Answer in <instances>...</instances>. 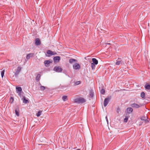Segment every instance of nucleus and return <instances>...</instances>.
Masks as SVG:
<instances>
[{"instance_id":"f257e3e1","label":"nucleus","mask_w":150,"mask_h":150,"mask_svg":"<svg viewBox=\"0 0 150 150\" xmlns=\"http://www.w3.org/2000/svg\"><path fill=\"white\" fill-rule=\"evenodd\" d=\"M74 100L75 103H83L85 102L86 101L85 99L82 97L76 98L74 99Z\"/></svg>"},{"instance_id":"f03ea898","label":"nucleus","mask_w":150,"mask_h":150,"mask_svg":"<svg viewBox=\"0 0 150 150\" xmlns=\"http://www.w3.org/2000/svg\"><path fill=\"white\" fill-rule=\"evenodd\" d=\"M73 67L74 69L79 70L80 69L81 66L79 64L76 63L73 65Z\"/></svg>"},{"instance_id":"7ed1b4c3","label":"nucleus","mask_w":150,"mask_h":150,"mask_svg":"<svg viewBox=\"0 0 150 150\" xmlns=\"http://www.w3.org/2000/svg\"><path fill=\"white\" fill-rule=\"evenodd\" d=\"M62 70V69L60 66H56L54 68V70L56 72H61Z\"/></svg>"},{"instance_id":"20e7f679","label":"nucleus","mask_w":150,"mask_h":150,"mask_svg":"<svg viewBox=\"0 0 150 150\" xmlns=\"http://www.w3.org/2000/svg\"><path fill=\"white\" fill-rule=\"evenodd\" d=\"M140 118L141 120L145 121L146 123L149 122V121L147 120L148 117L147 116L145 115L142 116L140 117Z\"/></svg>"},{"instance_id":"39448f33","label":"nucleus","mask_w":150,"mask_h":150,"mask_svg":"<svg viewBox=\"0 0 150 150\" xmlns=\"http://www.w3.org/2000/svg\"><path fill=\"white\" fill-rule=\"evenodd\" d=\"M22 68L21 67H18L16 70L15 74L16 76L17 75L21 70Z\"/></svg>"},{"instance_id":"423d86ee","label":"nucleus","mask_w":150,"mask_h":150,"mask_svg":"<svg viewBox=\"0 0 150 150\" xmlns=\"http://www.w3.org/2000/svg\"><path fill=\"white\" fill-rule=\"evenodd\" d=\"M110 98H106L104 100V105L105 107L108 105Z\"/></svg>"},{"instance_id":"0eeeda50","label":"nucleus","mask_w":150,"mask_h":150,"mask_svg":"<svg viewBox=\"0 0 150 150\" xmlns=\"http://www.w3.org/2000/svg\"><path fill=\"white\" fill-rule=\"evenodd\" d=\"M142 105L141 104L138 105L136 103H133L131 104V106L134 108H138L141 107Z\"/></svg>"},{"instance_id":"6e6552de","label":"nucleus","mask_w":150,"mask_h":150,"mask_svg":"<svg viewBox=\"0 0 150 150\" xmlns=\"http://www.w3.org/2000/svg\"><path fill=\"white\" fill-rule=\"evenodd\" d=\"M34 55V54L33 53H29L27 55L26 58L27 59H30V57H33Z\"/></svg>"},{"instance_id":"1a4fd4ad","label":"nucleus","mask_w":150,"mask_h":150,"mask_svg":"<svg viewBox=\"0 0 150 150\" xmlns=\"http://www.w3.org/2000/svg\"><path fill=\"white\" fill-rule=\"evenodd\" d=\"M41 44V42L40 40L38 38H37L35 40V44L37 45H39Z\"/></svg>"},{"instance_id":"9d476101","label":"nucleus","mask_w":150,"mask_h":150,"mask_svg":"<svg viewBox=\"0 0 150 150\" xmlns=\"http://www.w3.org/2000/svg\"><path fill=\"white\" fill-rule=\"evenodd\" d=\"M60 59V58L59 56H56L54 57V62H58Z\"/></svg>"},{"instance_id":"9b49d317","label":"nucleus","mask_w":150,"mask_h":150,"mask_svg":"<svg viewBox=\"0 0 150 150\" xmlns=\"http://www.w3.org/2000/svg\"><path fill=\"white\" fill-rule=\"evenodd\" d=\"M51 62H52L49 60H46L44 61V63L45 66H47Z\"/></svg>"},{"instance_id":"f8f14e48","label":"nucleus","mask_w":150,"mask_h":150,"mask_svg":"<svg viewBox=\"0 0 150 150\" xmlns=\"http://www.w3.org/2000/svg\"><path fill=\"white\" fill-rule=\"evenodd\" d=\"M92 61L93 63L94 64L96 65L98 63V60L95 58H93L92 59Z\"/></svg>"},{"instance_id":"ddd939ff","label":"nucleus","mask_w":150,"mask_h":150,"mask_svg":"<svg viewBox=\"0 0 150 150\" xmlns=\"http://www.w3.org/2000/svg\"><path fill=\"white\" fill-rule=\"evenodd\" d=\"M77 60L74 59H71L69 60V62L70 64H72L74 62H76Z\"/></svg>"},{"instance_id":"4468645a","label":"nucleus","mask_w":150,"mask_h":150,"mask_svg":"<svg viewBox=\"0 0 150 150\" xmlns=\"http://www.w3.org/2000/svg\"><path fill=\"white\" fill-rule=\"evenodd\" d=\"M133 111L132 109L131 108H127V111L128 113H131Z\"/></svg>"},{"instance_id":"2eb2a0df","label":"nucleus","mask_w":150,"mask_h":150,"mask_svg":"<svg viewBox=\"0 0 150 150\" xmlns=\"http://www.w3.org/2000/svg\"><path fill=\"white\" fill-rule=\"evenodd\" d=\"M16 89L17 93L20 92L22 90V88L21 87H16Z\"/></svg>"},{"instance_id":"dca6fc26","label":"nucleus","mask_w":150,"mask_h":150,"mask_svg":"<svg viewBox=\"0 0 150 150\" xmlns=\"http://www.w3.org/2000/svg\"><path fill=\"white\" fill-rule=\"evenodd\" d=\"M23 103H24L26 104L28 102V100L25 99V96H23Z\"/></svg>"},{"instance_id":"f3484780","label":"nucleus","mask_w":150,"mask_h":150,"mask_svg":"<svg viewBox=\"0 0 150 150\" xmlns=\"http://www.w3.org/2000/svg\"><path fill=\"white\" fill-rule=\"evenodd\" d=\"M47 53L48 54H50L51 55H53L54 54L53 52L50 50H48L47 52Z\"/></svg>"},{"instance_id":"a211bd4d","label":"nucleus","mask_w":150,"mask_h":150,"mask_svg":"<svg viewBox=\"0 0 150 150\" xmlns=\"http://www.w3.org/2000/svg\"><path fill=\"white\" fill-rule=\"evenodd\" d=\"M62 99L63 100L65 101L67 100V97L66 96H64L62 97Z\"/></svg>"},{"instance_id":"6ab92c4d","label":"nucleus","mask_w":150,"mask_h":150,"mask_svg":"<svg viewBox=\"0 0 150 150\" xmlns=\"http://www.w3.org/2000/svg\"><path fill=\"white\" fill-rule=\"evenodd\" d=\"M41 76L40 74H38L36 78V80L37 81H38L39 80Z\"/></svg>"},{"instance_id":"aec40b11","label":"nucleus","mask_w":150,"mask_h":150,"mask_svg":"<svg viewBox=\"0 0 150 150\" xmlns=\"http://www.w3.org/2000/svg\"><path fill=\"white\" fill-rule=\"evenodd\" d=\"M42 112V111H38V112L37 114H36V115L37 117H39L40 116L41 114V113Z\"/></svg>"},{"instance_id":"412c9836","label":"nucleus","mask_w":150,"mask_h":150,"mask_svg":"<svg viewBox=\"0 0 150 150\" xmlns=\"http://www.w3.org/2000/svg\"><path fill=\"white\" fill-rule=\"evenodd\" d=\"M145 88L149 90L150 89V85H146L145 86Z\"/></svg>"},{"instance_id":"4be33fe9","label":"nucleus","mask_w":150,"mask_h":150,"mask_svg":"<svg viewBox=\"0 0 150 150\" xmlns=\"http://www.w3.org/2000/svg\"><path fill=\"white\" fill-rule=\"evenodd\" d=\"M128 119V117L126 116L124 120V122H127Z\"/></svg>"},{"instance_id":"5701e85b","label":"nucleus","mask_w":150,"mask_h":150,"mask_svg":"<svg viewBox=\"0 0 150 150\" xmlns=\"http://www.w3.org/2000/svg\"><path fill=\"white\" fill-rule=\"evenodd\" d=\"M91 66L92 69H94L95 67V64H94L93 63H91Z\"/></svg>"},{"instance_id":"b1692460","label":"nucleus","mask_w":150,"mask_h":150,"mask_svg":"<svg viewBox=\"0 0 150 150\" xmlns=\"http://www.w3.org/2000/svg\"><path fill=\"white\" fill-rule=\"evenodd\" d=\"M145 95V93L144 92H142L141 93V96L142 98H144V97Z\"/></svg>"},{"instance_id":"393cba45","label":"nucleus","mask_w":150,"mask_h":150,"mask_svg":"<svg viewBox=\"0 0 150 150\" xmlns=\"http://www.w3.org/2000/svg\"><path fill=\"white\" fill-rule=\"evenodd\" d=\"M45 89V87L44 86H40V89L42 91L44 90Z\"/></svg>"},{"instance_id":"a878e982","label":"nucleus","mask_w":150,"mask_h":150,"mask_svg":"<svg viewBox=\"0 0 150 150\" xmlns=\"http://www.w3.org/2000/svg\"><path fill=\"white\" fill-rule=\"evenodd\" d=\"M4 72H5V70H3L1 72V77H2V78L3 77V76H4Z\"/></svg>"},{"instance_id":"bb28decb","label":"nucleus","mask_w":150,"mask_h":150,"mask_svg":"<svg viewBox=\"0 0 150 150\" xmlns=\"http://www.w3.org/2000/svg\"><path fill=\"white\" fill-rule=\"evenodd\" d=\"M15 113L16 115L18 116H19V112L18 111V110H17V109H16L15 110Z\"/></svg>"},{"instance_id":"cd10ccee","label":"nucleus","mask_w":150,"mask_h":150,"mask_svg":"<svg viewBox=\"0 0 150 150\" xmlns=\"http://www.w3.org/2000/svg\"><path fill=\"white\" fill-rule=\"evenodd\" d=\"M105 93V91L104 89H102L100 90V93L101 94H104Z\"/></svg>"},{"instance_id":"c85d7f7f","label":"nucleus","mask_w":150,"mask_h":150,"mask_svg":"<svg viewBox=\"0 0 150 150\" xmlns=\"http://www.w3.org/2000/svg\"><path fill=\"white\" fill-rule=\"evenodd\" d=\"M121 63V61H117L116 63V64L117 65H119Z\"/></svg>"},{"instance_id":"c756f323","label":"nucleus","mask_w":150,"mask_h":150,"mask_svg":"<svg viewBox=\"0 0 150 150\" xmlns=\"http://www.w3.org/2000/svg\"><path fill=\"white\" fill-rule=\"evenodd\" d=\"M14 99L12 97H11L10 99V101H11V103H12Z\"/></svg>"},{"instance_id":"7c9ffc66","label":"nucleus","mask_w":150,"mask_h":150,"mask_svg":"<svg viewBox=\"0 0 150 150\" xmlns=\"http://www.w3.org/2000/svg\"><path fill=\"white\" fill-rule=\"evenodd\" d=\"M18 93V95L21 98V92H18V93Z\"/></svg>"},{"instance_id":"2f4dec72","label":"nucleus","mask_w":150,"mask_h":150,"mask_svg":"<svg viewBox=\"0 0 150 150\" xmlns=\"http://www.w3.org/2000/svg\"><path fill=\"white\" fill-rule=\"evenodd\" d=\"M80 82L79 81H77L76 83V84L77 85H78V84H80Z\"/></svg>"},{"instance_id":"473e14b6","label":"nucleus","mask_w":150,"mask_h":150,"mask_svg":"<svg viewBox=\"0 0 150 150\" xmlns=\"http://www.w3.org/2000/svg\"><path fill=\"white\" fill-rule=\"evenodd\" d=\"M93 93H92V92L90 94V95L92 97H93Z\"/></svg>"},{"instance_id":"72a5a7b5","label":"nucleus","mask_w":150,"mask_h":150,"mask_svg":"<svg viewBox=\"0 0 150 150\" xmlns=\"http://www.w3.org/2000/svg\"><path fill=\"white\" fill-rule=\"evenodd\" d=\"M105 118H106V121L107 122H108V118H107V116H106V117H105Z\"/></svg>"},{"instance_id":"f704fd0d","label":"nucleus","mask_w":150,"mask_h":150,"mask_svg":"<svg viewBox=\"0 0 150 150\" xmlns=\"http://www.w3.org/2000/svg\"><path fill=\"white\" fill-rule=\"evenodd\" d=\"M119 110H119V109H118H118H117V112L118 113V112H119Z\"/></svg>"}]
</instances>
